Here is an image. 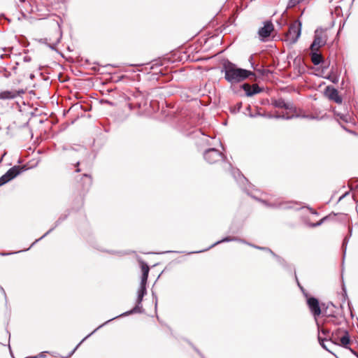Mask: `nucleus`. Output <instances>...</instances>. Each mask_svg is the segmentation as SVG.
Masks as SVG:
<instances>
[{
    "instance_id": "nucleus-39",
    "label": "nucleus",
    "mask_w": 358,
    "mask_h": 358,
    "mask_svg": "<svg viewBox=\"0 0 358 358\" xmlns=\"http://www.w3.org/2000/svg\"><path fill=\"white\" fill-rule=\"evenodd\" d=\"M2 20H7L8 22H10V20L7 18L3 14L0 15V22H1Z\"/></svg>"
},
{
    "instance_id": "nucleus-26",
    "label": "nucleus",
    "mask_w": 358,
    "mask_h": 358,
    "mask_svg": "<svg viewBox=\"0 0 358 358\" xmlns=\"http://www.w3.org/2000/svg\"><path fill=\"white\" fill-rule=\"evenodd\" d=\"M318 341L320 343V344L321 345V346L325 349L327 351L332 353L327 347V345L324 344V341H328L329 339H327V338H322L320 335H318Z\"/></svg>"
},
{
    "instance_id": "nucleus-49",
    "label": "nucleus",
    "mask_w": 358,
    "mask_h": 358,
    "mask_svg": "<svg viewBox=\"0 0 358 358\" xmlns=\"http://www.w3.org/2000/svg\"><path fill=\"white\" fill-rule=\"evenodd\" d=\"M76 172H80V169L79 168H77L76 170Z\"/></svg>"
},
{
    "instance_id": "nucleus-17",
    "label": "nucleus",
    "mask_w": 358,
    "mask_h": 358,
    "mask_svg": "<svg viewBox=\"0 0 358 358\" xmlns=\"http://www.w3.org/2000/svg\"><path fill=\"white\" fill-rule=\"evenodd\" d=\"M317 52L318 50H315L310 53L311 61L314 65H319L324 62L322 55Z\"/></svg>"
},
{
    "instance_id": "nucleus-46",
    "label": "nucleus",
    "mask_w": 358,
    "mask_h": 358,
    "mask_svg": "<svg viewBox=\"0 0 358 358\" xmlns=\"http://www.w3.org/2000/svg\"><path fill=\"white\" fill-rule=\"evenodd\" d=\"M329 306L334 307V305L333 304V303H329L327 308H328Z\"/></svg>"
},
{
    "instance_id": "nucleus-25",
    "label": "nucleus",
    "mask_w": 358,
    "mask_h": 358,
    "mask_svg": "<svg viewBox=\"0 0 358 358\" xmlns=\"http://www.w3.org/2000/svg\"><path fill=\"white\" fill-rule=\"evenodd\" d=\"M328 317H331L329 322L334 325H339L341 324V321L338 320V318L334 315V313H331Z\"/></svg>"
},
{
    "instance_id": "nucleus-37",
    "label": "nucleus",
    "mask_w": 358,
    "mask_h": 358,
    "mask_svg": "<svg viewBox=\"0 0 358 358\" xmlns=\"http://www.w3.org/2000/svg\"><path fill=\"white\" fill-rule=\"evenodd\" d=\"M11 76L10 72L8 71L6 69H3V76L8 78Z\"/></svg>"
},
{
    "instance_id": "nucleus-36",
    "label": "nucleus",
    "mask_w": 358,
    "mask_h": 358,
    "mask_svg": "<svg viewBox=\"0 0 358 358\" xmlns=\"http://www.w3.org/2000/svg\"><path fill=\"white\" fill-rule=\"evenodd\" d=\"M294 278H295V280H296V283H297L298 286L299 287V288L301 289V290L303 292H304V289H303V287L300 285V283H299V280H298V278H297V276H296V272H295V271H294Z\"/></svg>"
},
{
    "instance_id": "nucleus-18",
    "label": "nucleus",
    "mask_w": 358,
    "mask_h": 358,
    "mask_svg": "<svg viewBox=\"0 0 358 358\" xmlns=\"http://www.w3.org/2000/svg\"><path fill=\"white\" fill-rule=\"evenodd\" d=\"M341 345L347 348L350 343V337L347 330H343V335L339 338Z\"/></svg>"
},
{
    "instance_id": "nucleus-22",
    "label": "nucleus",
    "mask_w": 358,
    "mask_h": 358,
    "mask_svg": "<svg viewBox=\"0 0 358 358\" xmlns=\"http://www.w3.org/2000/svg\"><path fill=\"white\" fill-rule=\"evenodd\" d=\"M271 255L276 259L278 262L280 264H281L284 268L289 270L290 271H292L291 266L285 262V260L284 259H282L280 256L277 255L274 252H273V254H271Z\"/></svg>"
},
{
    "instance_id": "nucleus-4",
    "label": "nucleus",
    "mask_w": 358,
    "mask_h": 358,
    "mask_svg": "<svg viewBox=\"0 0 358 358\" xmlns=\"http://www.w3.org/2000/svg\"><path fill=\"white\" fill-rule=\"evenodd\" d=\"M24 171V166H14L9 169L5 174L0 177V187L14 179Z\"/></svg>"
},
{
    "instance_id": "nucleus-57",
    "label": "nucleus",
    "mask_w": 358,
    "mask_h": 358,
    "mask_svg": "<svg viewBox=\"0 0 358 358\" xmlns=\"http://www.w3.org/2000/svg\"><path fill=\"white\" fill-rule=\"evenodd\" d=\"M357 357H358V355H357Z\"/></svg>"
},
{
    "instance_id": "nucleus-47",
    "label": "nucleus",
    "mask_w": 358,
    "mask_h": 358,
    "mask_svg": "<svg viewBox=\"0 0 358 358\" xmlns=\"http://www.w3.org/2000/svg\"><path fill=\"white\" fill-rule=\"evenodd\" d=\"M250 109H251L250 106H247V108H246V110H248V111H250Z\"/></svg>"
},
{
    "instance_id": "nucleus-27",
    "label": "nucleus",
    "mask_w": 358,
    "mask_h": 358,
    "mask_svg": "<svg viewBox=\"0 0 358 358\" xmlns=\"http://www.w3.org/2000/svg\"><path fill=\"white\" fill-rule=\"evenodd\" d=\"M294 117V115L288 116V115H285L284 114H282V115L276 114L275 115H269L268 116V117H270V118L285 119V120H289Z\"/></svg>"
},
{
    "instance_id": "nucleus-44",
    "label": "nucleus",
    "mask_w": 358,
    "mask_h": 358,
    "mask_svg": "<svg viewBox=\"0 0 358 358\" xmlns=\"http://www.w3.org/2000/svg\"><path fill=\"white\" fill-rule=\"evenodd\" d=\"M347 348L349 349L357 357L358 354L354 350H352L350 347H348Z\"/></svg>"
},
{
    "instance_id": "nucleus-20",
    "label": "nucleus",
    "mask_w": 358,
    "mask_h": 358,
    "mask_svg": "<svg viewBox=\"0 0 358 358\" xmlns=\"http://www.w3.org/2000/svg\"><path fill=\"white\" fill-rule=\"evenodd\" d=\"M68 150L78 152L83 155H86L88 153L87 148L81 145H74L71 146Z\"/></svg>"
},
{
    "instance_id": "nucleus-50",
    "label": "nucleus",
    "mask_w": 358,
    "mask_h": 358,
    "mask_svg": "<svg viewBox=\"0 0 358 358\" xmlns=\"http://www.w3.org/2000/svg\"><path fill=\"white\" fill-rule=\"evenodd\" d=\"M250 116L251 117H255L256 115H252V114H250Z\"/></svg>"
},
{
    "instance_id": "nucleus-3",
    "label": "nucleus",
    "mask_w": 358,
    "mask_h": 358,
    "mask_svg": "<svg viewBox=\"0 0 358 358\" xmlns=\"http://www.w3.org/2000/svg\"><path fill=\"white\" fill-rule=\"evenodd\" d=\"M301 23L299 20H296L289 27L288 32L286 34L287 41L290 43H295L301 36Z\"/></svg>"
},
{
    "instance_id": "nucleus-16",
    "label": "nucleus",
    "mask_w": 358,
    "mask_h": 358,
    "mask_svg": "<svg viewBox=\"0 0 358 358\" xmlns=\"http://www.w3.org/2000/svg\"><path fill=\"white\" fill-rule=\"evenodd\" d=\"M336 215H337V214H336V213H330L328 215L324 216V217H322L317 222L310 224L309 226L310 227H319V226L322 225L324 222H325L327 221L334 220Z\"/></svg>"
},
{
    "instance_id": "nucleus-6",
    "label": "nucleus",
    "mask_w": 358,
    "mask_h": 358,
    "mask_svg": "<svg viewBox=\"0 0 358 358\" xmlns=\"http://www.w3.org/2000/svg\"><path fill=\"white\" fill-rule=\"evenodd\" d=\"M203 157L209 164H214L224 159L223 154L215 148L206 150L203 153Z\"/></svg>"
},
{
    "instance_id": "nucleus-42",
    "label": "nucleus",
    "mask_w": 358,
    "mask_h": 358,
    "mask_svg": "<svg viewBox=\"0 0 358 358\" xmlns=\"http://www.w3.org/2000/svg\"><path fill=\"white\" fill-rule=\"evenodd\" d=\"M23 59L25 62H29L31 61V57L29 56H25Z\"/></svg>"
},
{
    "instance_id": "nucleus-32",
    "label": "nucleus",
    "mask_w": 358,
    "mask_h": 358,
    "mask_svg": "<svg viewBox=\"0 0 358 358\" xmlns=\"http://www.w3.org/2000/svg\"><path fill=\"white\" fill-rule=\"evenodd\" d=\"M283 108L289 110H294V107L292 103L291 102H285V106H283Z\"/></svg>"
},
{
    "instance_id": "nucleus-55",
    "label": "nucleus",
    "mask_w": 358,
    "mask_h": 358,
    "mask_svg": "<svg viewBox=\"0 0 358 358\" xmlns=\"http://www.w3.org/2000/svg\"><path fill=\"white\" fill-rule=\"evenodd\" d=\"M352 232V228H350V233L351 234Z\"/></svg>"
},
{
    "instance_id": "nucleus-9",
    "label": "nucleus",
    "mask_w": 358,
    "mask_h": 358,
    "mask_svg": "<svg viewBox=\"0 0 358 358\" xmlns=\"http://www.w3.org/2000/svg\"><path fill=\"white\" fill-rule=\"evenodd\" d=\"M307 304L308 308H310L311 313L315 317V321H317L316 317L321 314V308L320 306L319 301L313 297L310 296L307 299Z\"/></svg>"
},
{
    "instance_id": "nucleus-8",
    "label": "nucleus",
    "mask_w": 358,
    "mask_h": 358,
    "mask_svg": "<svg viewBox=\"0 0 358 358\" xmlns=\"http://www.w3.org/2000/svg\"><path fill=\"white\" fill-rule=\"evenodd\" d=\"M327 39L323 36V31L322 29H316L315 31L314 40L310 45L311 51L319 50V48L324 46L326 43Z\"/></svg>"
},
{
    "instance_id": "nucleus-56",
    "label": "nucleus",
    "mask_w": 358,
    "mask_h": 358,
    "mask_svg": "<svg viewBox=\"0 0 358 358\" xmlns=\"http://www.w3.org/2000/svg\"><path fill=\"white\" fill-rule=\"evenodd\" d=\"M21 2H24L25 0H20Z\"/></svg>"
},
{
    "instance_id": "nucleus-35",
    "label": "nucleus",
    "mask_w": 358,
    "mask_h": 358,
    "mask_svg": "<svg viewBox=\"0 0 358 358\" xmlns=\"http://www.w3.org/2000/svg\"><path fill=\"white\" fill-rule=\"evenodd\" d=\"M348 238L345 237L343 240V255H345V252H346V245H347V243H348Z\"/></svg>"
},
{
    "instance_id": "nucleus-43",
    "label": "nucleus",
    "mask_w": 358,
    "mask_h": 358,
    "mask_svg": "<svg viewBox=\"0 0 358 358\" xmlns=\"http://www.w3.org/2000/svg\"><path fill=\"white\" fill-rule=\"evenodd\" d=\"M308 209L310 210V212L312 214H314V215H317L318 214L317 212L315 210H314V209H313L311 208H308Z\"/></svg>"
},
{
    "instance_id": "nucleus-1",
    "label": "nucleus",
    "mask_w": 358,
    "mask_h": 358,
    "mask_svg": "<svg viewBox=\"0 0 358 358\" xmlns=\"http://www.w3.org/2000/svg\"><path fill=\"white\" fill-rule=\"evenodd\" d=\"M141 269H142V276H141V283H140V287H139V289L138 290V296H137V299H136V306L131 310H130L129 311H127L125 313H123L120 314V315L116 316V317H113V318H112L110 320H108V321H106L103 324L99 325L96 329H95L92 333L88 334L87 336H85L77 345V346L73 349V350L69 354V357H71L75 352V351L78 349V348L80 346V345L85 340L88 338L96 330H98L99 329L101 328L102 327H103L105 324H106L109 322L112 321L113 320H114L115 318H117L119 317H124V316H127V315H131V314H134V313H142L143 312V306L141 305V303H142V301L143 299L144 296L146 295V294H147L146 284H147V281H148V273H149L150 268L148 266V264L146 263H145L144 262H143V261L141 262Z\"/></svg>"
},
{
    "instance_id": "nucleus-30",
    "label": "nucleus",
    "mask_w": 358,
    "mask_h": 358,
    "mask_svg": "<svg viewBox=\"0 0 358 358\" xmlns=\"http://www.w3.org/2000/svg\"><path fill=\"white\" fill-rule=\"evenodd\" d=\"M327 78L331 81L333 83H337L338 82V77L333 73L329 75Z\"/></svg>"
},
{
    "instance_id": "nucleus-19",
    "label": "nucleus",
    "mask_w": 358,
    "mask_h": 358,
    "mask_svg": "<svg viewBox=\"0 0 358 358\" xmlns=\"http://www.w3.org/2000/svg\"><path fill=\"white\" fill-rule=\"evenodd\" d=\"M83 181V188L84 189H87L92 183V177L88 174H83L81 179Z\"/></svg>"
},
{
    "instance_id": "nucleus-40",
    "label": "nucleus",
    "mask_w": 358,
    "mask_h": 358,
    "mask_svg": "<svg viewBox=\"0 0 358 358\" xmlns=\"http://www.w3.org/2000/svg\"><path fill=\"white\" fill-rule=\"evenodd\" d=\"M152 297H153V299L155 300V308H157V295L153 292H152Z\"/></svg>"
},
{
    "instance_id": "nucleus-28",
    "label": "nucleus",
    "mask_w": 358,
    "mask_h": 358,
    "mask_svg": "<svg viewBox=\"0 0 358 358\" xmlns=\"http://www.w3.org/2000/svg\"><path fill=\"white\" fill-rule=\"evenodd\" d=\"M242 108V102H238L234 106L231 107V112L233 113H238Z\"/></svg>"
},
{
    "instance_id": "nucleus-51",
    "label": "nucleus",
    "mask_w": 358,
    "mask_h": 358,
    "mask_svg": "<svg viewBox=\"0 0 358 358\" xmlns=\"http://www.w3.org/2000/svg\"><path fill=\"white\" fill-rule=\"evenodd\" d=\"M34 77V76L33 74H31V75H30V78H33Z\"/></svg>"
},
{
    "instance_id": "nucleus-52",
    "label": "nucleus",
    "mask_w": 358,
    "mask_h": 358,
    "mask_svg": "<svg viewBox=\"0 0 358 358\" xmlns=\"http://www.w3.org/2000/svg\"><path fill=\"white\" fill-rule=\"evenodd\" d=\"M79 164H80V163H79V162H78L76 164V166H78Z\"/></svg>"
},
{
    "instance_id": "nucleus-21",
    "label": "nucleus",
    "mask_w": 358,
    "mask_h": 358,
    "mask_svg": "<svg viewBox=\"0 0 358 358\" xmlns=\"http://www.w3.org/2000/svg\"><path fill=\"white\" fill-rule=\"evenodd\" d=\"M253 59H254V56L253 55H250V57H249V62L251 64V67L256 71L259 72V73L261 74H264V70L262 68V67H259V64H255L254 62H253Z\"/></svg>"
},
{
    "instance_id": "nucleus-38",
    "label": "nucleus",
    "mask_w": 358,
    "mask_h": 358,
    "mask_svg": "<svg viewBox=\"0 0 358 358\" xmlns=\"http://www.w3.org/2000/svg\"><path fill=\"white\" fill-rule=\"evenodd\" d=\"M343 301H345L346 299V298L348 297V295H347L346 289H345L344 285H343Z\"/></svg>"
},
{
    "instance_id": "nucleus-45",
    "label": "nucleus",
    "mask_w": 358,
    "mask_h": 358,
    "mask_svg": "<svg viewBox=\"0 0 358 358\" xmlns=\"http://www.w3.org/2000/svg\"><path fill=\"white\" fill-rule=\"evenodd\" d=\"M340 117H341L342 120H343L344 121L348 122V120H347V118H346V115H341V116H340Z\"/></svg>"
},
{
    "instance_id": "nucleus-12",
    "label": "nucleus",
    "mask_w": 358,
    "mask_h": 358,
    "mask_svg": "<svg viewBox=\"0 0 358 358\" xmlns=\"http://www.w3.org/2000/svg\"><path fill=\"white\" fill-rule=\"evenodd\" d=\"M241 87L245 91L247 96H252L263 91V88L256 84L251 85L248 83H243Z\"/></svg>"
},
{
    "instance_id": "nucleus-7",
    "label": "nucleus",
    "mask_w": 358,
    "mask_h": 358,
    "mask_svg": "<svg viewBox=\"0 0 358 358\" xmlns=\"http://www.w3.org/2000/svg\"><path fill=\"white\" fill-rule=\"evenodd\" d=\"M67 217V215H62L60 216L58 220L55 222V226L53 227H52L51 229H50L45 234H44L41 238L36 239L31 245L29 248H27V249H24V250H20V251H17V252H7V253H5V252H0V255H2V256H6V255H13V254H16V253H18V252H24V251H27L29 250V248L31 247H32L35 243H36L37 242H38L39 241L42 240L43 238H45L47 235H48L50 233H51L56 227H57L64 220H65Z\"/></svg>"
},
{
    "instance_id": "nucleus-24",
    "label": "nucleus",
    "mask_w": 358,
    "mask_h": 358,
    "mask_svg": "<svg viewBox=\"0 0 358 358\" xmlns=\"http://www.w3.org/2000/svg\"><path fill=\"white\" fill-rule=\"evenodd\" d=\"M285 101L283 99H275L272 102L273 106L278 108H283V106H285Z\"/></svg>"
},
{
    "instance_id": "nucleus-33",
    "label": "nucleus",
    "mask_w": 358,
    "mask_h": 358,
    "mask_svg": "<svg viewBox=\"0 0 358 358\" xmlns=\"http://www.w3.org/2000/svg\"><path fill=\"white\" fill-rule=\"evenodd\" d=\"M61 37H62V35L61 34H59V36L57 37V38L56 39L55 42H54L52 44H49V47L52 49V50H55V45H57L59 41H60V39H61Z\"/></svg>"
},
{
    "instance_id": "nucleus-10",
    "label": "nucleus",
    "mask_w": 358,
    "mask_h": 358,
    "mask_svg": "<svg viewBox=\"0 0 358 358\" xmlns=\"http://www.w3.org/2000/svg\"><path fill=\"white\" fill-rule=\"evenodd\" d=\"M24 93L25 91L22 89L1 91L0 92V99H14L17 96H20Z\"/></svg>"
},
{
    "instance_id": "nucleus-14",
    "label": "nucleus",
    "mask_w": 358,
    "mask_h": 358,
    "mask_svg": "<svg viewBox=\"0 0 358 358\" xmlns=\"http://www.w3.org/2000/svg\"><path fill=\"white\" fill-rule=\"evenodd\" d=\"M230 241H238L240 243H246V241L245 240L241 239V238H240L238 237H236V236H227V237L223 238L222 240H220V241L215 242V243L211 245L208 248H207L206 250H200V251H198V252H190V254L206 251L208 249L212 248L214 246H215V245H218L220 243H224V242H230Z\"/></svg>"
},
{
    "instance_id": "nucleus-23",
    "label": "nucleus",
    "mask_w": 358,
    "mask_h": 358,
    "mask_svg": "<svg viewBox=\"0 0 358 358\" xmlns=\"http://www.w3.org/2000/svg\"><path fill=\"white\" fill-rule=\"evenodd\" d=\"M343 329L341 328L337 329L335 331H334L331 334V338H329V340L334 339V341H333V343L336 344V341L339 339V335L341 333H343Z\"/></svg>"
},
{
    "instance_id": "nucleus-29",
    "label": "nucleus",
    "mask_w": 358,
    "mask_h": 358,
    "mask_svg": "<svg viewBox=\"0 0 358 358\" xmlns=\"http://www.w3.org/2000/svg\"><path fill=\"white\" fill-rule=\"evenodd\" d=\"M245 244H248L255 248H257L258 250H264V251H266V252H268L269 253L271 254H273V252L268 248H266V247H260V246H258V245H252V244H250V243H248L246 242Z\"/></svg>"
},
{
    "instance_id": "nucleus-13",
    "label": "nucleus",
    "mask_w": 358,
    "mask_h": 358,
    "mask_svg": "<svg viewBox=\"0 0 358 358\" xmlns=\"http://www.w3.org/2000/svg\"><path fill=\"white\" fill-rule=\"evenodd\" d=\"M325 94H327L329 99L334 101L336 103H342V98L338 94V92L336 88L331 86H327L325 89Z\"/></svg>"
},
{
    "instance_id": "nucleus-41",
    "label": "nucleus",
    "mask_w": 358,
    "mask_h": 358,
    "mask_svg": "<svg viewBox=\"0 0 358 358\" xmlns=\"http://www.w3.org/2000/svg\"><path fill=\"white\" fill-rule=\"evenodd\" d=\"M0 290L3 293V294L4 295L6 301H7V296H6V292H5L4 289L1 286H0Z\"/></svg>"
},
{
    "instance_id": "nucleus-5",
    "label": "nucleus",
    "mask_w": 358,
    "mask_h": 358,
    "mask_svg": "<svg viewBox=\"0 0 358 358\" xmlns=\"http://www.w3.org/2000/svg\"><path fill=\"white\" fill-rule=\"evenodd\" d=\"M232 175L240 187L248 194H250L249 191L253 185L249 182L248 180L240 172L238 169H233Z\"/></svg>"
},
{
    "instance_id": "nucleus-48",
    "label": "nucleus",
    "mask_w": 358,
    "mask_h": 358,
    "mask_svg": "<svg viewBox=\"0 0 358 358\" xmlns=\"http://www.w3.org/2000/svg\"><path fill=\"white\" fill-rule=\"evenodd\" d=\"M22 17H24V18H25L27 17V15L24 13H22Z\"/></svg>"
},
{
    "instance_id": "nucleus-11",
    "label": "nucleus",
    "mask_w": 358,
    "mask_h": 358,
    "mask_svg": "<svg viewBox=\"0 0 358 358\" xmlns=\"http://www.w3.org/2000/svg\"><path fill=\"white\" fill-rule=\"evenodd\" d=\"M273 29V24L271 21L265 22L264 27H261L258 31L259 36L261 38V39L262 41H264L265 38H268L271 35Z\"/></svg>"
},
{
    "instance_id": "nucleus-31",
    "label": "nucleus",
    "mask_w": 358,
    "mask_h": 358,
    "mask_svg": "<svg viewBox=\"0 0 358 358\" xmlns=\"http://www.w3.org/2000/svg\"><path fill=\"white\" fill-rule=\"evenodd\" d=\"M303 0H289L288 3V7L292 8L296 6L297 4L302 2Z\"/></svg>"
},
{
    "instance_id": "nucleus-34",
    "label": "nucleus",
    "mask_w": 358,
    "mask_h": 358,
    "mask_svg": "<svg viewBox=\"0 0 358 358\" xmlns=\"http://www.w3.org/2000/svg\"><path fill=\"white\" fill-rule=\"evenodd\" d=\"M316 323H317V327H318V331H319V333L321 332L322 334L327 336L329 334V329H320V325L319 324L317 323V322L316 321Z\"/></svg>"
},
{
    "instance_id": "nucleus-15",
    "label": "nucleus",
    "mask_w": 358,
    "mask_h": 358,
    "mask_svg": "<svg viewBox=\"0 0 358 358\" xmlns=\"http://www.w3.org/2000/svg\"><path fill=\"white\" fill-rule=\"evenodd\" d=\"M262 202L268 207L274 208H280L284 210L291 209L293 208L292 204L294 202L292 201H286V202H279V203H268L266 201H262Z\"/></svg>"
},
{
    "instance_id": "nucleus-54",
    "label": "nucleus",
    "mask_w": 358,
    "mask_h": 358,
    "mask_svg": "<svg viewBox=\"0 0 358 358\" xmlns=\"http://www.w3.org/2000/svg\"><path fill=\"white\" fill-rule=\"evenodd\" d=\"M196 350L197 351V352H198L199 355H201V353H200L199 350Z\"/></svg>"
},
{
    "instance_id": "nucleus-2",
    "label": "nucleus",
    "mask_w": 358,
    "mask_h": 358,
    "mask_svg": "<svg viewBox=\"0 0 358 358\" xmlns=\"http://www.w3.org/2000/svg\"><path fill=\"white\" fill-rule=\"evenodd\" d=\"M222 73H224V79L231 85L241 83L250 76L255 77L254 72L238 68L235 64L226 60L222 64Z\"/></svg>"
},
{
    "instance_id": "nucleus-53",
    "label": "nucleus",
    "mask_w": 358,
    "mask_h": 358,
    "mask_svg": "<svg viewBox=\"0 0 358 358\" xmlns=\"http://www.w3.org/2000/svg\"><path fill=\"white\" fill-rule=\"evenodd\" d=\"M16 69H17L16 66H13V70H15Z\"/></svg>"
}]
</instances>
